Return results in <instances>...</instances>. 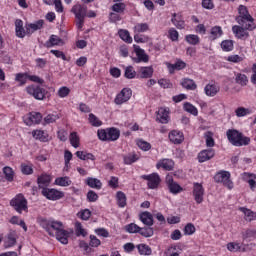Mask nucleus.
<instances>
[{"mask_svg": "<svg viewBox=\"0 0 256 256\" xmlns=\"http://www.w3.org/2000/svg\"><path fill=\"white\" fill-rule=\"evenodd\" d=\"M185 39L189 45H199V36L195 34L186 35Z\"/></svg>", "mask_w": 256, "mask_h": 256, "instance_id": "3c124183", "label": "nucleus"}, {"mask_svg": "<svg viewBox=\"0 0 256 256\" xmlns=\"http://www.w3.org/2000/svg\"><path fill=\"white\" fill-rule=\"evenodd\" d=\"M221 35H223V30H221V27L215 26L211 29L210 39L211 41H215V39L221 37Z\"/></svg>", "mask_w": 256, "mask_h": 256, "instance_id": "c9c22d12", "label": "nucleus"}, {"mask_svg": "<svg viewBox=\"0 0 256 256\" xmlns=\"http://www.w3.org/2000/svg\"><path fill=\"white\" fill-rule=\"evenodd\" d=\"M205 195V189L203 185L199 183H194L193 185V197L196 203L201 204L203 203V196Z\"/></svg>", "mask_w": 256, "mask_h": 256, "instance_id": "9d476101", "label": "nucleus"}, {"mask_svg": "<svg viewBox=\"0 0 256 256\" xmlns=\"http://www.w3.org/2000/svg\"><path fill=\"white\" fill-rule=\"evenodd\" d=\"M228 251H231V253H237V251H241V244L230 242L227 244Z\"/></svg>", "mask_w": 256, "mask_h": 256, "instance_id": "5fc2aeb1", "label": "nucleus"}, {"mask_svg": "<svg viewBox=\"0 0 256 256\" xmlns=\"http://www.w3.org/2000/svg\"><path fill=\"white\" fill-rule=\"evenodd\" d=\"M136 55L138 58H134L135 63H149V55L145 53V50L136 48Z\"/></svg>", "mask_w": 256, "mask_h": 256, "instance_id": "412c9836", "label": "nucleus"}, {"mask_svg": "<svg viewBox=\"0 0 256 256\" xmlns=\"http://www.w3.org/2000/svg\"><path fill=\"white\" fill-rule=\"evenodd\" d=\"M37 183H38L39 189H42L43 191L44 189H47V187H49L51 183V176L47 174H42L41 176L38 177Z\"/></svg>", "mask_w": 256, "mask_h": 256, "instance_id": "6ab92c4d", "label": "nucleus"}, {"mask_svg": "<svg viewBox=\"0 0 256 256\" xmlns=\"http://www.w3.org/2000/svg\"><path fill=\"white\" fill-rule=\"evenodd\" d=\"M38 223L40 226H42L43 229H45V231H47V233L53 237L55 234L51 231V221L47 220L45 218H40L38 220Z\"/></svg>", "mask_w": 256, "mask_h": 256, "instance_id": "c85d7f7f", "label": "nucleus"}, {"mask_svg": "<svg viewBox=\"0 0 256 256\" xmlns=\"http://www.w3.org/2000/svg\"><path fill=\"white\" fill-rule=\"evenodd\" d=\"M133 95V91L130 88H124L121 90L119 94L114 99L115 105H123V103H127L129 99H131Z\"/></svg>", "mask_w": 256, "mask_h": 256, "instance_id": "6e6552de", "label": "nucleus"}, {"mask_svg": "<svg viewBox=\"0 0 256 256\" xmlns=\"http://www.w3.org/2000/svg\"><path fill=\"white\" fill-rule=\"evenodd\" d=\"M28 75L25 73H18L16 74L15 81L19 83V85L23 86L27 83Z\"/></svg>", "mask_w": 256, "mask_h": 256, "instance_id": "864d4df0", "label": "nucleus"}, {"mask_svg": "<svg viewBox=\"0 0 256 256\" xmlns=\"http://www.w3.org/2000/svg\"><path fill=\"white\" fill-rule=\"evenodd\" d=\"M116 199L119 207L123 208L127 205V196L122 191L117 192Z\"/></svg>", "mask_w": 256, "mask_h": 256, "instance_id": "72a5a7b5", "label": "nucleus"}, {"mask_svg": "<svg viewBox=\"0 0 256 256\" xmlns=\"http://www.w3.org/2000/svg\"><path fill=\"white\" fill-rule=\"evenodd\" d=\"M253 237H256V230L248 229L242 233V239H251Z\"/></svg>", "mask_w": 256, "mask_h": 256, "instance_id": "69168bd1", "label": "nucleus"}, {"mask_svg": "<svg viewBox=\"0 0 256 256\" xmlns=\"http://www.w3.org/2000/svg\"><path fill=\"white\" fill-rule=\"evenodd\" d=\"M69 93H71V89L67 86H62L58 89L57 95L61 99H64V97H68Z\"/></svg>", "mask_w": 256, "mask_h": 256, "instance_id": "603ef678", "label": "nucleus"}, {"mask_svg": "<svg viewBox=\"0 0 256 256\" xmlns=\"http://www.w3.org/2000/svg\"><path fill=\"white\" fill-rule=\"evenodd\" d=\"M114 13H125V9H127V5L123 2H117L111 7Z\"/></svg>", "mask_w": 256, "mask_h": 256, "instance_id": "e433bc0d", "label": "nucleus"}, {"mask_svg": "<svg viewBox=\"0 0 256 256\" xmlns=\"http://www.w3.org/2000/svg\"><path fill=\"white\" fill-rule=\"evenodd\" d=\"M55 183L60 187H69L71 185V179L69 177H60L56 178Z\"/></svg>", "mask_w": 256, "mask_h": 256, "instance_id": "a19ab883", "label": "nucleus"}, {"mask_svg": "<svg viewBox=\"0 0 256 256\" xmlns=\"http://www.w3.org/2000/svg\"><path fill=\"white\" fill-rule=\"evenodd\" d=\"M185 235H193L195 233V225L188 223L184 228Z\"/></svg>", "mask_w": 256, "mask_h": 256, "instance_id": "338daca9", "label": "nucleus"}, {"mask_svg": "<svg viewBox=\"0 0 256 256\" xmlns=\"http://www.w3.org/2000/svg\"><path fill=\"white\" fill-rule=\"evenodd\" d=\"M59 119V115L57 114H48L46 117H44V122L46 125H49L51 123H55Z\"/></svg>", "mask_w": 256, "mask_h": 256, "instance_id": "13d9d810", "label": "nucleus"}, {"mask_svg": "<svg viewBox=\"0 0 256 256\" xmlns=\"http://www.w3.org/2000/svg\"><path fill=\"white\" fill-rule=\"evenodd\" d=\"M156 121H159V123L162 124L169 123V112L163 108H160L157 112Z\"/></svg>", "mask_w": 256, "mask_h": 256, "instance_id": "4be33fe9", "label": "nucleus"}, {"mask_svg": "<svg viewBox=\"0 0 256 256\" xmlns=\"http://www.w3.org/2000/svg\"><path fill=\"white\" fill-rule=\"evenodd\" d=\"M226 135L229 143L234 147H243L251 143V138L244 136L243 133L235 129H229Z\"/></svg>", "mask_w": 256, "mask_h": 256, "instance_id": "f257e3e1", "label": "nucleus"}, {"mask_svg": "<svg viewBox=\"0 0 256 256\" xmlns=\"http://www.w3.org/2000/svg\"><path fill=\"white\" fill-rule=\"evenodd\" d=\"M168 137L171 143H174V145H181L182 141H185V136H183V132L179 130H172L169 133Z\"/></svg>", "mask_w": 256, "mask_h": 256, "instance_id": "f8f14e48", "label": "nucleus"}, {"mask_svg": "<svg viewBox=\"0 0 256 256\" xmlns=\"http://www.w3.org/2000/svg\"><path fill=\"white\" fill-rule=\"evenodd\" d=\"M140 221L143 222L147 227H153V214L150 212H142L139 216Z\"/></svg>", "mask_w": 256, "mask_h": 256, "instance_id": "aec40b11", "label": "nucleus"}, {"mask_svg": "<svg viewBox=\"0 0 256 256\" xmlns=\"http://www.w3.org/2000/svg\"><path fill=\"white\" fill-rule=\"evenodd\" d=\"M157 169H165V171H173V167H175V162L171 159H162L160 160L157 165Z\"/></svg>", "mask_w": 256, "mask_h": 256, "instance_id": "a211bd4d", "label": "nucleus"}, {"mask_svg": "<svg viewBox=\"0 0 256 256\" xmlns=\"http://www.w3.org/2000/svg\"><path fill=\"white\" fill-rule=\"evenodd\" d=\"M42 195L46 197V199H49L50 201H57L59 199H62V197H64L65 194L57 189L46 188L42 190Z\"/></svg>", "mask_w": 256, "mask_h": 256, "instance_id": "1a4fd4ad", "label": "nucleus"}, {"mask_svg": "<svg viewBox=\"0 0 256 256\" xmlns=\"http://www.w3.org/2000/svg\"><path fill=\"white\" fill-rule=\"evenodd\" d=\"M3 173L5 175V178L7 181H13V177H14V172H13V168L6 166L3 168Z\"/></svg>", "mask_w": 256, "mask_h": 256, "instance_id": "09e8293b", "label": "nucleus"}, {"mask_svg": "<svg viewBox=\"0 0 256 256\" xmlns=\"http://www.w3.org/2000/svg\"><path fill=\"white\" fill-rule=\"evenodd\" d=\"M141 179H143L144 181H148V189H157L159 187V184L161 183V177H159V174L157 173L142 175Z\"/></svg>", "mask_w": 256, "mask_h": 256, "instance_id": "0eeeda50", "label": "nucleus"}, {"mask_svg": "<svg viewBox=\"0 0 256 256\" xmlns=\"http://www.w3.org/2000/svg\"><path fill=\"white\" fill-rule=\"evenodd\" d=\"M238 13L239 16L236 17L238 25H243V23H254L255 19H253V16H251V14H249L247 6L240 5L238 8Z\"/></svg>", "mask_w": 256, "mask_h": 256, "instance_id": "7ed1b4c3", "label": "nucleus"}, {"mask_svg": "<svg viewBox=\"0 0 256 256\" xmlns=\"http://www.w3.org/2000/svg\"><path fill=\"white\" fill-rule=\"evenodd\" d=\"M216 183H222L224 187L233 189V182L231 181V173L229 171H220L214 176Z\"/></svg>", "mask_w": 256, "mask_h": 256, "instance_id": "423d86ee", "label": "nucleus"}, {"mask_svg": "<svg viewBox=\"0 0 256 256\" xmlns=\"http://www.w3.org/2000/svg\"><path fill=\"white\" fill-rule=\"evenodd\" d=\"M49 43L51 44V47H53L55 45H64L65 42L59 36L51 35L49 39Z\"/></svg>", "mask_w": 256, "mask_h": 256, "instance_id": "8fccbe9b", "label": "nucleus"}, {"mask_svg": "<svg viewBox=\"0 0 256 256\" xmlns=\"http://www.w3.org/2000/svg\"><path fill=\"white\" fill-rule=\"evenodd\" d=\"M97 135L100 141H109L108 130H105V129L98 130Z\"/></svg>", "mask_w": 256, "mask_h": 256, "instance_id": "680f3d73", "label": "nucleus"}, {"mask_svg": "<svg viewBox=\"0 0 256 256\" xmlns=\"http://www.w3.org/2000/svg\"><path fill=\"white\" fill-rule=\"evenodd\" d=\"M77 216L80 217L82 221H89L91 218V211L89 209L82 210L77 214Z\"/></svg>", "mask_w": 256, "mask_h": 256, "instance_id": "6e6d98bb", "label": "nucleus"}, {"mask_svg": "<svg viewBox=\"0 0 256 256\" xmlns=\"http://www.w3.org/2000/svg\"><path fill=\"white\" fill-rule=\"evenodd\" d=\"M76 157H78V159H81V161H87L89 159L90 161H95V155H93L92 153H87L85 151H77Z\"/></svg>", "mask_w": 256, "mask_h": 256, "instance_id": "7c9ffc66", "label": "nucleus"}, {"mask_svg": "<svg viewBox=\"0 0 256 256\" xmlns=\"http://www.w3.org/2000/svg\"><path fill=\"white\" fill-rule=\"evenodd\" d=\"M204 91L208 97H215L219 93V87L214 84H208L205 86Z\"/></svg>", "mask_w": 256, "mask_h": 256, "instance_id": "cd10ccee", "label": "nucleus"}, {"mask_svg": "<svg viewBox=\"0 0 256 256\" xmlns=\"http://www.w3.org/2000/svg\"><path fill=\"white\" fill-rule=\"evenodd\" d=\"M11 207L17 211V213H23L27 211V199L23 194H18L15 198L10 201Z\"/></svg>", "mask_w": 256, "mask_h": 256, "instance_id": "20e7f679", "label": "nucleus"}, {"mask_svg": "<svg viewBox=\"0 0 256 256\" xmlns=\"http://www.w3.org/2000/svg\"><path fill=\"white\" fill-rule=\"evenodd\" d=\"M223 51H233V40H224L221 43Z\"/></svg>", "mask_w": 256, "mask_h": 256, "instance_id": "4d7b16f0", "label": "nucleus"}, {"mask_svg": "<svg viewBox=\"0 0 256 256\" xmlns=\"http://www.w3.org/2000/svg\"><path fill=\"white\" fill-rule=\"evenodd\" d=\"M137 145L140 149H142V151H149V149H151V144L143 140L138 141Z\"/></svg>", "mask_w": 256, "mask_h": 256, "instance_id": "774afa93", "label": "nucleus"}, {"mask_svg": "<svg viewBox=\"0 0 256 256\" xmlns=\"http://www.w3.org/2000/svg\"><path fill=\"white\" fill-rule=\"evenodd\" d=\"M70 143L72 145V147H74V149H78L79 147V136L77 135V132H72L70 134Z\"/></svg>", "mask_w": 256, "mask_h": 256, "instance_id": "de8ad7c7", "label": "nucleus"}, {"mask_svg": "<svg viewBox=\"0 0 256 256\" xmlns=\"http://www.w3.org/2000/svg\"><path fill=\"white\" fill-rule=\"evenodd\" d=\"M171 22L178 29H185V21H183V19H181L180 17L177 18V13L172 14Z\"/></svg>", "mask_w": 256, "mask_h": 256, "instance_id": "2f4dec72", "label": "nucleus"}, {"mask_svg": "<svg viewBox=\"0 0 256 256\" xmlns=\"http://www.w3.org/2000/svg\"><path fill=\"white\" fill-rule=\"evenodd\" d=\"M55 236L56 239L62 243V245H67V243H69V232L66 230H58Z\"/></svg>", "mask_w": 256, "mask_h": 256, "instance_id": "b1692460", "label": "nucleus"}, {"mask_svg": "<svg viewBox=\"0 0 256 256\" xmlns=\"http://www.w3.org/2000/svg\"><path fill=\"white\" fill-rule=\"evenodd\" d=\"M256 28L255 22H243V24L235 25L232 27V32L237 39H247L249 32Z\"/></svg>", "mask_w": 256, "mask_h": 256, "instance_id": "f03ea898", "label": "nucleus"}, {"mask_svg": "<svg viewBox=\"0 0 256 256\" xmlns=\"http://www.w3.org/2000/svg\"><path fill=\"white\" fill-rule=\"evenodd\" d=\"M204 137L206 139V146L207 147H215V139H213V132L207 131L204 134Z\"/></svg>", "mask_w": 256, "mask_h": 256, "instance_id": "37998d69", "label": "nucleus"}, {"mask_svg": "<svg viewBox=\"0 0 256 256\" xmlns=\"http://www.w3.org/2000/svg\"><path fill=\"white\" fill-rule=\"evenodd\" d=\"M138 233L141 234L142 237H153L154 231L153 228H151V226H148L144 228L140 227Z\"/></svg>", "mask_w": 256, "mask_h": 256, "instance_id": "ea45409f", "label": "nucleus"}, {"mask_svg": "<svg viewBox=\"0 0 256 256\" xmlns=\"http://www.w3.org/2000/svg\"><path fill=\"white\" fill-rule=\"evenodd\" d=\"M236 117H245V115H251V109L245 107H239L235 110Z\"/></svg>", "mask_w": 256, "mask_h": 256, "instance_id": "c03bdc74", "label": "nucleus"}, {"mask_svg": "<svg viewBox=\"0 0 256 256\" xmlns=\"http://www.w3.org/2000/svg\"><path fill=\"white\" fill-rule=\"evenodd\" d=\"M140 255H151V247L147 244H139L137 246Z\"/></svg>", "mask_w": 256, "mask_h": 256, "instance_id": "49530a36", "label": "nucleus"}, {"mask_svg": "<svg viewBox=\"0 0 256 256\" xmlns=\"http://www.w3.org/2000/svg\"><path fill=\"white\" fill-rule=\"evenodd\" d=\"M153 73L154 70L152 66L140 67L138 70V77H140V79H151Z\"/></svg>", "mask_w": 256, "mask_h": 256, "instance_id": "dca6fc26", "label": "nucleus"}, {"mask_svg": "<svg viewBox=\"0 0 256 256\" xmlns=\"http://www.w3.org/2000/svg\"><path fill=\"white\" fill-rule=\"evenodd\" d=\"M34 139H39V141H42L43 143H47L49 141V134L43 130H35L32 132Z\"/></svg>", "mask_w": 256, "mask_h": 256, "instance_id": "393cba45", "label": "nucleus"}, {"mask_svg": "<svg viewBox=\"0 0 256 256\" xmlns=\"http://www.w3.org/2000/svg\"><path fill=\"white\" fill-rule=\"evenodd\" d=\"M166 183L168 185V189L170 193H173L174 195H177V193H181L183 191V188L177 184L175 181H173L172 177H167L166 178Z\"/></svg>", "mask_w": 256, "mask_h": 256, "instance_id": "4468645a", "label": "nucleus"}, {"mask_svg": "<svg viewBox=\"0 0 256 256\" xmlns=\"http://www.w3.org/2000/svg\"><path fill=\"white\" fill-rule=\"evenodd\" d=\"M181 85L184 89H187L188 91H195L197 89V84L193 79L184 78L181 82Z\"/></svg>", "mask_w": 256, "mask_h": 256, "instance_id": "bb28decb", "label": "nucleus"}, {"mask_svg": "<svg viewBox=\"0 0 256 256\" xmlns=\"http://www.w3.org/2000/svg\"><path fill=\"white\" fill-rule=\"evenodd\" d=\"M118 35L122 41H125L126 43H133V38H131L129 31L121 29L118 31Z\"/></svg>", "mask_w": 256, "mask_h": 256, "instance_id": "f704fd0d", "label": "nucleus"}, {"mask_svg": "<svg viewBox=\"0 0 256 256\" xmlns=\"http://www.w3.org/2000/svg\"><path fill=\"white\" fill-rule=\"evenodd\" d=\"M124 77H126V79H135V77H137V72L135 71V68H133V66L126 67Z\"/></svg>", "mask_w": 256, "mask_h": 256, "instance_id": "4c0bfd02", "label": "nucleus"}, {"mask_svg": "<svg viewBox=\"0 0 256 256\" xmlns=\"http://www.w3.org/2000/svg\"><path fill=\"white\" fill-rule=\"evenodd\" d=\"M21 172L23 173V175H33V167L27 164H22Z\"/></svg>", "mask_w": 256, "mask_h": 256, "instance_id": "0e129e2a", "label": "nucleus"}, {"mask_svg": "<svg viewBox=\"0 0 256 256\" xmlns=\"http://www.w3.org/2000/svg\"><path fill=\"white\" fill-rule=\"evenodd\" d=\"M235 81L238 85L245 87V85H247L249 80L247 79V76L245 74L238 73L236 74Z\"/></svg>", "mask_w": 256, "mask_h": 256, "instance_id": "79ce46f5", "label": "nucleus"}, {"mask_svg": "<svg viewBox=\"0 0 256 256\" xmlns=\"http://www.w3.org/2000/svg\"><path fill=\"white\" fill-rule=\"evenodd\" d=\"M184 110L187 113H191V115H194L195 117L199 115V111L197 110V108L189 102L184 103Z\"/></svg>", "mask_w": 256, "mask_h": 256, "instance_id": "58836bf2", "label": "nucleus"}, {"mask_svg": "<svg viewBox=\"0 0 256 256\" xmlns=\"http://www.w3.org/2000/svg\"><path fill=\"white\" fill-rule=\"evenodd\" d=\"M43 119V115L39 112H32L28 116V120H26V125H39L41 120Z\"/></svg>", "mask_w": 256, "mask_h": 256, "instance_id": "f3484780", "label": "nucleus"}, {"mask_svg": "<svg viewBox=\"0 0 256 256\" xmlns=\"http://www.w3.org/2000/svg\"><path fill=\"white\" fill-rule=\"evenodd\" d=\"M125 229H126L127 233H139L140 227L135 223H131V224L126 225Z\"/></svg>", "mask_w": 256, "mask_h": 256, "instance_id": "bf43d9fd", "label": "nucleus"}, {"mask_svg": "<svg viewBox=\"0 0 256 256\" xmlns=\"http://www.w3.org/2000/svg\"><path fill=\"white\" fill-rule=\"evenodd\" d=\"M215 157V150L210 148L206 150H202L198 154V161L199 163H205V161H210V159H213Z\"/></svg>", "mask_w": 256, "mask_h": 256, "instance_id": "ddd939ff", "label": "nucleus"}, {"mask_svg": "<svg viewBox=\"0 0 256 256\" xmlns=\"http://www.w3.org/2000/svg\"><path fill=\"white\" fill-rule=\"evenodd\" d=\"M71 13L75 14L76 19H85L87 17V6L76 4L72 7Z\"/></svg>", "mask_w": 256, "mask_h": 256, "instance_id": "9b49d317", "label": "nucleus"}, {"mask_svg": "<svg viewBox=\"0 0 256 256\" xmlns=\"http://www.w3.org/2000/svg\"><path fill=\"white\" fill-rule=\"evenodd\" d=\"M239 211H241L242 213H244V219L245 221H255L256 219V213L245 208V207H240Z\"/></svg>", "mask_w": 256, "mask_h": 256, "instance_id": "c756f323", "label": "nucleus"}, {"mask_svg": "<svg viewBox=\"0 0 256 256\" xmlns=\"http://www.w3.org/2000/svg\"><path fill=\"white\" fill-rule=\"evenodd\" d=\"M89 123L92 127H101V125H103V122H101L95 114H89Z\"/></svg>", "mask_w": 256, "mask_h": 256, "instance_id": "a18cd8bd", "label": "nucleus"}, {"mask_svg": "<svg viewBox=\"0 0 256 256\" xmlns=\"http://www.w3.org/2000/svg\"><path fill=\"white\" fill-rule=\"evenodd\" d=\"M16 243H17V233L15 231H10L4 243V248L9 249V247H13Z\"/></svg>", "mask_w": 256, "mask_h": 256, "instance_id": "5701e85b", "label": "nucleus"}, {"mask_svg": "<svg viewBox=\"0 0 256 256\" xmlns=\"http://www.w3.org/2000/svg\"><path fill=\"white\" fill-rule=\"evenodd\" d=\"M26 93L34 97L37 101H43L47 91L39 85H30L26 87Z\"/></svg>", "mask_w": 256, "mask_h": 256, "instance_id": "39448f33", "label": "nucleus"}, {"mask_svg": "<svg viewBox=\"0 0 256 256\" xmlns=\"http://www.w3.org/2000/svg\"><path fill=\"white\" fill-rule=\"evenodd\" d=\"M166 65L169 73L171 74L175 73V71H181V69H185V67H187V64L182 60H178L174 64L167 62Z\"/></svg>", "mask_w": 256, "mask_h": 256, "instance_id": "2eb2a0df", "label": "nucleus"}, {"mask_svg": "<svg viewBox=\"0 0 256 256\" xmlns=\"http://www.w3.org/2000/svg\"><path fill=\"white\" fill-rule=\"evenodd\" d=\"M86 185H88V187H91V189H101V187H103V183H101V180L93 177H89L86 179Z\"/></svg>", "mask_w": 256, "mask_h": 256, "instance_id": "a878e982", "label": "nucleus"}, {"mask_svg": "<svg viewBox=\"0 0 256 256\" xmlns=\"http://www.w3.org/2000/svg\"><path fill=\"white\" fill-rule=\"evenodd\" d=\"M139 157H137V154L129 155L124 157V163L125 165H131L132 163H135Z\"/></svg>", "mask_w": 256, "mask_h": 256, "instance_id": "e2e57ef3", "label": "nucleus"}, {"mask_svg": "<svg viewBox=\"0 0 256 256\" xmlns=\"http://www.w3.org/2000/svg\"><path fill=\"white\" fill-rule=\"evenodd\" d=\"M135 31H137V33H145V31H149V24L139 23L135 26Z\"/></svg>", "mask_w": 256, "mask_h": 256, "instance_id": "052dcab7", "label": "nucleus"}, {"mask_svg": "<svg viewBox=\"0 0 256 256\" xmlns=\"http://www.w3.org/2000/svg\"><path fill=\"white\" fill-rule=\"evenodd\" d=\"M121 135V132L116 128L108 129V141H117Z\"/></svg>", "mask_w": 256, "mask_h": 256, "instance_id": "473e14b6", "label": "nucleus"}]
</instances>
